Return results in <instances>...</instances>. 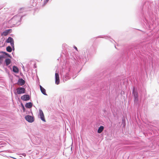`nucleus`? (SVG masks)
Listing matches in <instances>:
<instances>
[{
  "mask_svg": "<svg viewBox=\"0 0 159 159\" xmlns=\"http://www.w3.org/2000/svg\"><path fill=\"white\" fill-rule=\"evenodd\" d=\"M97 38H105V39H107V38H108V37L107 36H105L104 37H102L101 36H99Z\"/></svg>",
  "mask_w": 159,
  "mask_h": 159,
  "instance_id": "19",
  "label": "nucleus"
},
{
  "mask_svg": "<svg viewBox=\"0 0 159 159\" xmlns=\"http://www.w3.org/2000/svg\"><path fill=\"white\" fill-rule=\"evenodd\" d=\"M69 77L68 75L67 74L65 76V81H66L67 79H69Z\"/></svg>",
  "mask_w": 159,
  "mask_h": 159,
  "instance_id": "18",
  "label": "nucleus"
},
{
  "mask_svg": "<svg viewBox=\"0 0 159 159\" xmlns=\"http://www.w3.org/2000/svg\"><path fill=\"white\" fill-rule=\"evenodd\" d=\"M40 89L42 93L45 95H47V94L46 92V90L41 85H40Z\"/></svg>",
  "mask_w": 159,
  "mask_h": 159,
  "instance_id": "7",
  "label": "nucleus"
},
{
  "mask_svg": "<svg viewBox=\"0 0 159 159\" xmlns=\"http://www.w3.org/2000/svg\"><path fill=\"white\" fill-rule=\"evenodd\" d=\"M21 106L22 107L23 110V111H25V108L24 107V106L22 103H21Z\"/></svg>",
  "mask_w": 159,
  "mask_h": 159,
  "instance_id": "20",
  "label": "nucleus"
},
{
  "mask_svg": "<svg viewBox=\"0 0 159 159\" xmlns=\"http://www.w3.org/2000/svg\"><path fill=\"white\" fill-rule=\"evenodd\" d=\"M25 119L30 123H32L34 121V117L30 115L26 116L25 117Z\"/></svg>",
  "mask_w": 159,
  "mask_h": 159,
  "instance_id": "3",
  "label": "nucleus"
},
{
  "mask_svg": "<svg viewBox=\"0 0 159 159\" xmlns=\"http://www.w3.org/2000/svg\"><path fill=\"white\" fill-rule=\"evenodd\" d=\"M4 57L3 55H0V65L2 63L3 61V58Z\"/></svg>",
  "mask_w": 159,
  "mask_h": 159,
  "instance_id": "16",
  "label": "nucleus"
},
{
  "mask_svg": "<svg viewBox=\"0 0 159 159\" xmlns=\"http://www.w3.org/2000/svg\"><path fill=\"white\" fill-rule=\"evenodd\" d=\"M8 32H7L6 30L4 31H3L2 34L1 35L2 36L4 35V36H6L8 35Z\"/></svg>",
  "mask_w": 159,
  "mask_h": 159,
  "instance_id": "17",
  "label": "nucleus"
},
{
  "mask_svg": "<svg viewBox=\"0 0 159 159\" xmlns=\"http://www.w3.org/2000/svg\"><path fill=\"white\" fill-rule=\"evenodd\" d=\"M33 104L31 102L27 103L25 105V107L27 108H30L32 107Z\"/></svg>",
  "mask_w": 159,
  "mask_h": 159,
  "instance_id": "9",
  "label": "nucleus"
},
{
  "mask_svg": "<svg viewBox=\"0 0 159 159\" xmlns=\"http://www.w3.org/2000/svg\"><path fill=\"white\" fill-rule=\"evenodd\" d=\"M12 50H14V49H15L14 46L13 47H12Z\"/></svg>",
  "mask_w": 159,
  "mask_h": 159,
  "instance_id": "26",
  "label": "nucleus"
},
{
  "mask_svg": "<svg viewBox=\"0 0 159 159\" xmlns=\"http://www.w3.org/2000/svg\"><path fill=\"white\" fill-rule=\"evenodd\" d=\"M6 31L7 32H8V34L11 33V29H8V30H6Z\"/></svg>",
  "mask_w": 159,
  "mask_h": 159,
  "instance_id": "21",
  "label": "nucleus"
},
{
  "mask_svg": "<svg viewBox=\"0 0 159 159\" xmlns=\"http://www.w3.org/2000/svg\"><path fill=\"white\" fill-rule=\"evenodd\" d=\"M13 71L15 73H18L19 71L18 69L16 66H14L13 67Z\"/></svg>",
  "mask_w": 159,
  "mask_h": 159,
  "instance_id": "14",
  "label": "nucleus"
},
{
  "mask_svg": "<svg viewBox=\"0 0 159 159\" xmlns=\"http://www.w3.org/2000/svg\"><path fill=\"white\" fill-rule=\"evenodd\" d=\"M55 83L57 84H59L60 80L59 75L58 73H56L55 75Z\"/></svg>",
  "mask_w": 159,
  "mask_h": 159,
  "instance_id": "6",
  "label": "nucleus"
},
{
  "mask_svg": "<svg viewBox=\"0 0 159 159\" xmlns=\"http://www.w3.org/2000/svg\"><path fill=\"white\" fill-rule=\"evenodd\" d=\"M104 127L102 126H100L98 129V133H101L103 130Z\"/></svg>",
  "mask_w": 159,
  "mask_h": 159,
  "instance_id": "11",
  "label": "nucleus"
},
{
  "mask_svg": "<svg viewBox=\"0 0 159 159\" xmlns=\"http://www.w3.org/2000/svg\"><path fill=\"white\" fill-rule=\"evenodd\" d=\"M6 50L8 52H11L12 51V48L11 46H9L7 47Z\"/></svg>",
  "mask_w": 159,
  "mask_h": 159,
  "instance_id": "15",
  "label": "nucleus"
},
{
  "mask_svg": "<svg viewBox=\"0 0 159 159\" xmlns=\"http://www.w3.org/2000/svg\"><path fill=\"white\" fill-rule=\"evenodd\" d=\"M21 99L24 101H27L30 99V96L28 94H25L21 97Z\"/></svg>",
  "mask_w": 159,
  "mask_h": 159,
  "instance_id": "4",
  "label": "nucleus"
},
{
  "mask_svg": "<svg viewBox=\"0 0 159 159\" xmlns=\"http://www.w3.org/2000/svg\"><path fill=\"white\" fill-rule=\"evenodd\" d=\"M14 41L13 38L11 37H9L7 40L6 42L7 43H10Z\"/></svg>",
  "mask_w": 159,
  "mask_h": 159,
  "instance_id": "13",
  "label": "nucleus"
},
{
  "mask_svg": "<svg viewBox=\"0 0 159 159\" xmlns=\"http://www.w3.org/2000/svg\"><path fill=\"white\" fill-rule=\"evenodd\" d=\"M74 48L76 50H77V47H76L75 46H74Z\"/></svg>",
  "mask_w": 159,
  "mask_h": 159,
  "instance_id": "24",
  "label": "nucleus"
},
{
  "mask_svg": "<svg viewBox=\"0 0 159 159\" xmlns=\"http://www.w3.org/2000/svg\"><path fill=\"white\" fill-rule=\"evenodd\" d=\"M39 115L40 116V118L43 121H45V120L44 118L43 112V111L40 109L39 110Z\"/></svg>",
  "mask_w": 159,
  "mask_h": 159,
  "instance_id": "5",
  "label": "nucleus"
},
{
  "mask_svg": "<svg viewBox=\"0 0 159 159\" xmlns=\"http://www.w3.org/2000/svg\"><path fill=\"white\" fill-rule=\"evenodd\" d=\"M5 62L7 66H8L11 62V60L9 58H7L5 61Z\"/></svg>",
  "mask_w": 159,
  "mask_h": 159,
  "instance_id": "12",
  "label": "nucleus"
},
{
  "mask_svg": "<svg viewBox=\"0 0 159 159\" xmlns=\"http://www.w3.org/2000/svg\"><path fill=\"white\" fill-rule=\"evenodd\" d=\"M0 53H3V55H2L4 56V58L6 57H8L11 58V56L8 53L2 51L0 52Z\"/></svg>",
  "mask_w": 159,
  "mask_h": 159,
  "instance_id": "10",
  "label": "nucleus"
},
{
  "mask_svg": "<svg viewBox=\"0 0 159 159\" xmlns=\"http://www.w3.org/2000/svg\"><path fill=\"white\" fill-rule=\"evenodd\" d=\"M22 17H21V18H20V20H21V18H22Z\"/></svg>",
  "mask_w": 159,
  "mask_h": 159,
  "instance_id": "27",
  "label": "nucleus"
},
{
  "mask_svg": "<svg viewBox=\"0 0 159 159\" xmlns=\"http://www.w3.org/2000/svg\"><path fill=\"white\" fill-rule=\"evenodd\" d=\"M16 92L18 94L24 93H25V89L23 87H19L16 89Z\"/></svg>",
  "mask_w": 159,
  "mask_h": 159,
  "instance_id": "2",
  "label": "nucleus"
},
{
  "mask_svg": "<svg viewBox=\"0 0 159 159\" xmlns=\"http://www.w3.org/2000/svg\"><path fill=\"white\" fill-rule=\"evenodd\" d=\"M10 43L11 46L12 47H13L14 46V41L11 43Z\"/></svg>",
  "mask_w": 159,
  "mask_h": 159,
  "instance_id": "23",
  "label": "nucleus"
},
{
  "mask_svg": "<svg viewBox=\"0 0 159 159\" xmlns=\"http://www.w3.org/2000/svg\"><path fill=\"white\" fill-rule=\"evenodd\" d=\"M21 155H23V156H26V154L25 153H22Z\"/></svg>",
  "mask_w": 159,
  "mask_h": 159,
  "instance_id": "25",
  "label": "nucleus"
},
{
  "mask_svg": "<svg viewBox=\"0 0 159 159\" xmlns=\"http://www.w3.org/2000/svg\"><path fill=\"white\" fill-rule=\"evenodd\" d=\"M48 1L49 0H45L44 1V5H45L47 3Z\"/></svg>",
  "mask_w": 159,
  "mask_h": 159,
  "instance_id": "22",
  "label": "nucleus"
},
{
  "mask_svg": "<svg viewBox=\"0 0 159 159\" xmlns=\"http://www.w3.org/2000/svg\"><path fill=\"white\" fill-rule=\"evenodd\" d=\"M18 82L20 85H22L25 84V82L22 79L20 78L18 80Z\"/></svg>",
  "mask_w": 159,
  "mask_h": 159,
  "instance_id": "8",
  "label": "nucleus"
},
{
  "mask_svg": "<svg viewBox=\"0 0 159 159\" xmlns=\"http://www.w3.org/2000/svg\"><path fill=\"white\" fill-rule=\"evenodd\" d=\"M132 94L134 98V102L137 103L139 101L138 93L137 90L135 89L134 87L133 88Z\"/></svg>",
  "mask_w": 159,
  "mask_h": 159,
  "instance_id": "1",
  "label": "nucleus"
}]
</instances>
